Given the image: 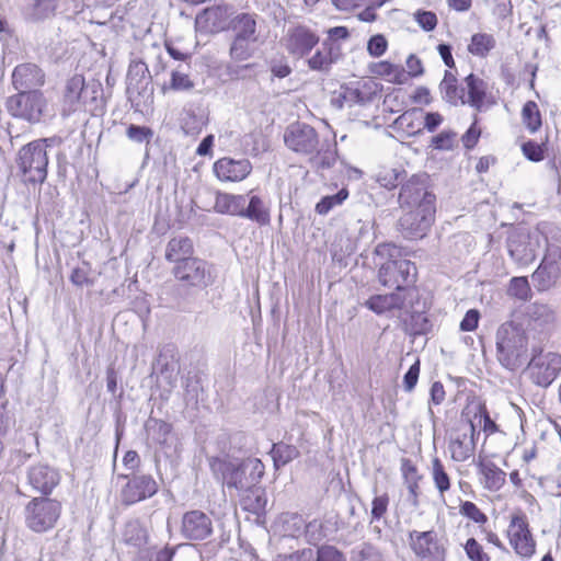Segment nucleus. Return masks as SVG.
Masks as SVG:
<instances>
[{
	"label": "nucleus",
	"instance_id": "obj_1",
	"mask_svg": "<svg viewBox=\"0 0 561 561\" xmlns=\"http://www.w3.org/2000/svg\"><path fill=\"white\" fill-rule=\"evenodd\" d=\"M497 359L510 370L522 367L531 357L528 334L512 324H503L496 333Z\"/></svg>",
	"mask_w": 561,
	"mask_h": 561
},
{
	"label": "nucleus",
	"instance_id": "obj_2",
	"mask_svg": "<svg viewBox=\"0 0 561 561\" xmlns=\"http://www.w3.org/2000/svg\"><path fill=\"white\" fill-rule=\"evenodd\" d=\"M46 139L23 146L16 156L19 175L25 184H42L47 178L48 156Z\"/></svg>",
	"mask_w": 561,
	"mask_h": 561
},
{
	"label": "nucleus",
	"instance_id": "obj_3",
	"mask_svg": "<svg viewBox=\"0 0 561 561\" xmlns=\"http://www.w3.org/2000/svg\"><path fill=\"white\" fill-rule=\"evenodd\" d=\"M59 501L46 496L32 499L24 508L25 525L34 533L42 534L53 529L60 517Z\"/></svg>",
	"mask_w": 561,
	"mask_h": 561
},
{
	"label": "nucleus",
	"instance_id": "obj_4",
	"mask_svg": "<svg viewBox=\"0 0 561 561\" xmlns=\"http://www.w3.org/2000/svg\"><path fill=\"white\" fill-rule=\"evenodd\" d=\"M379 282L389 288L402 291L405 296H414L416 267L409 260H387L378 272Z\"/></svg>",
	"mask_w": 561,
	"mask_h": 561
},
{
	"label": "nucleus",
	"instance_id": "obj_5",
	"mask_svg": "<svg viewBox=\"0 0 561 561\" xmlns=\"http://www.w3.org/2000/svg\"><path fill=\"white\" fill-rule=\"evenodd\" d=\"M529 379L536 386L549 387L561 373V355L553 352L542 353L537 344H531V357L527 365Z\"/></svg>",
	"mask_w": 561,
	"mask_h": 561
},
{
	"label": "nucleus",
	"instance_id": "obj_6",
	"mask_svg": "<svg viewBox=\"0 0 561 561\" xmlns=\"http://www.w3.org/2000/svg\"><path fill=\"white\" fill-rule=\"evenodd\" d=\"M7 111L14 117L28 123H38L47 107V101L42 91H18L5 101Z\"/></svg>",
	"mask_w": 561,
	"mask_h": 561
},
{
	"label": "nucleus",
	"instance_id": "obj_7",
	"mask_svg": "<svg viewBox=\"0 0 561 561\" xmlns=\"http://www.w3.org/2000/svg\"><path fill=\"white\" fill-rule=\"evenodd\" d=\"M436 196L428 191L423 176L413 175L402 184L399 193V204L403 209H414L428 213L436 210Z\"/></svg>",
	"mask_w": 561,
	"mask_h": 561
},
{
	"label": "nucleus",
	"instance_id": "obj_8",
	"mask_svg": "<svg viewBox=\"0 0 561 561\" xmlns=\"http://www.w3.org/2000/svg\"><path fill=\"white\" fill-rule=\"evenodd\" d=\"M172 274L185 288L205 289L214 280L207 262L194 256L175 264Z\"/></svg>",
	"mask_w": 561,
	"mask_h": 561
},
{
	"label": "nucleus",
	"instance_id": "obj_9",
	"mask_svg": "<svg viewBox=\"0 0 561 561\" xmlns=\"http://www.w3.org/2000/svg\"><path fill=\"white\" fill-rule=\"evenodd\" d=\"M319 42L318 33L301 23L290 24L282 38L286 51L297 59L308 56Z\"/></svg>",
	"mask_w": 561,
	"mask_h": 561
},
{
	"label": "nucleus",
	"instance_id": "obj_10",
	"mask_svg": "<svg viewBox=\"0 0 561 561\" xmlns=\"http://www.w3.org/2000/svg\"><path fill=\"white\" fill-rule=\"evenodd\" d=\"M561 277V248L548 245L539 266L531 274L535 288L542 293L553 288Z\"/></svg>",
	"mask_w": 561,
	"mask_h": 561
},
{
	"label": "nucleus",
	"instance_id": "obj_11",
	"mask_svg": "<svg viewBox=\"0 0 561 561\" xmlns=\"http://www.w3.org/2000/svg\"><path fill=\"white\" fill-rule=\"evenodd\" d=\"M121 477L127 479L126 484L121 491V502L125 506L150 499L159 490V485L151 474L133 472L130 474H122Z\"/></svg>",
	"mask_w": 561,
	"mask_h": 561
},
{
	"label": "nucleus",
	"instance_id": "obj_12",
	"mask_svg": "<svg viewBox=\"0 0 561 561\" xmlns=\"http://www.w3.org/2000/svg\"><path fill=\"white\" fill-rule=\"evenodd\" d=\"M540 248V236L538 232L516 231L507 239V250L512 260L519 266L531 264Z\"/></svg>",
	"mask_w": 561,
	"mask_h": 561
},
{
	"label": "nucleus",
	"instance_id": "obj_13",
	"mask_svg": "<svg viewBox=\"0 0 561 561\" xmlns=\"http://www.w3.org/2000/svg\"><path fill=\"white\" fill-rule=\"evenodd\" d=\"M285 145L293 151L301 154L320 153L319 136L317 130L301 122L290 124L284 133Z\"/></svg>",
	"mask_w": 561,
	"mask_h": 561
},
{
	"label": "nucleus",
	"instance_id": "obj_14",
	"mask_svg": "<svg viewBox=\"0 0 561 561\" xmlns=\"http://www.w3.org/2000/svg\"><path fill=\"white\" fill-rule=\"evenodd\" d=\"M409 547L423 561H445L446 549L435 530H411L408 535Z\"/></svg>",
	"mask_w": 561,
	"mask_h": 561
},
{
	"label": "nucleus",
	"instance_id": "obj_15",
	"mask_svg": "<svg viewBox=\"0 0 561 561\" xmlns=\"http://www.w3.org/2000/svg\"><path fill=\"white\" fill-rule=\"evenodd\" d=\"M234 8L229 4L209 7L201 11L195 18V27L202 33H218L229 28L233 18Z\"/></svg>",
	"mask_w": 561,
	"mask_h": 561
},
{
	"label": "nucleus",
	"instance_id": "obj_16",
	"mask_svg": "<svg viewBox=\"0 0 561 561\" xmlns=\"http://www.w3.org/2000/svg\"><path fill=\"white\" fill-rule=\"evenodd\" d=\"M435 211L425 213L414 209L405 211L398 221L399 231L408 240L422 239L434 222Z\"/></svg>",
	"mask_w": 561,
	"mask_h": 561
},
{
	"label": "nucleus",
	"instance_id": "obj_17",
	"mask_svg": "<svg viewBox=\"0 0 561 561\" xmlns=\"http://www.w3.org/2000/svg\"><path fill=\"white\" fill-rule=\"evenodd\" d=\"M507 534L517 554L529 558L535 553L536 543L524 514H516L512 517Z\"/></svg>",
	"mask_w": 561,
	"mask_h": 561
},
{
	"label": "nucleus",
	"instance_id": "obj_18",
	"mask_svg": "<svg viewBox=\"0 0 561 561\" xmlns=\"http://www.w3.org/2000/svg\"><path fill=\"white\" fill-rule=\"evenodd\" d=\"M213 534L211 518L201 510L185 512L181 522V535L187 540H205Z\"/></svg>",
	"mask_w": 561,
	"mask_h": 561
},
{
	"label": "nucleus",
	"instance_id": "obj_19",
	"mask_svg": "<svg viewBox=\"0 0 561 561\" xmlns=\"http://www.w3.org/2000/svg\"><path fill=\"white\" fill-rule=\"evenodd\" d=\"M27 483L42 495H50L60 482L59 471L46 463L33 465L26 472Z\"/></svg>",
	"mask_w": 561,
	"mask_h": 561
},
{
	"label": "nucleus",
	"instance_id": "obj_20",
	"mask_svg": "<svg viewBox=\"0 0 561 561\" xmlns=\"http://www.w3.org/2000/svg\"><path fill=\"white\" fill-rule=\"evenodd\" d=\"M45 83V72L35 64L18 65L12 72V85L16 91H41Z\"/></svg>",
	"mask_w": 561,
	"mask_h": 561
},
{
	"label": "nucleus",
	"instance_id": "obj_21",
	"mask_svg": "<svg viewBox=\"0 0 561 561\" xmlns=\"http://www.w3.org/2000/svg\"><path fill=\"white\" fill-rule=\"evenodd\" d=\"M240 461V459L231 457L225 449L219 456L208 457V465L213 476L217 481L227 485L228 489H232V484L236 483Z\"/></svg>",
	"mask_w": 561,
	"mask_h": 561
},
{
	"label": "nucleus",
	"instance_id": "obj_22",
	"mask_svg": "<svg viewBox=\"0 0 561 561\" xmlns=\"http://www.w3.org/2000/svg\"><path fill=\"white\" fill-rule=\"evenodd\" d=\"M264 472V463L259 458L241 459L238 476H236L237 480L236 483L232 484V489L242 492L255 486V484H260Z\"/></svg>",
	"mask_w": 561,
	"mask_h": 561
},
{
	"label": "nucleus",
	"instance_id": "obj_23",
	"mask_svg": "<svg viewBox=\"0 0 561 561\" xmlns=\"http://www.w3.org/2000/svg\"><path fill=\"white\" fill-rule=\"evenodd\" d=\"M251 171L252 164L248 159L234 160L225 157L214 163V172L221 181L239 182L244 180Z\"/></svg>",
	"mask_w": 561,
	"mask_h": 561
},
{
	"label": "nucleus",
	"instance_id": "obj_24",
	"mask_svg": "<svg viewBox=\"0 0 561 561\" xmlns=\"http://www.w3.org/2000/svg\"><path fill=\"white\" fill-rule=\"evenodd\" d=\"M340 98L337 99L340 106L342 102H346L350 105L359 104L365 105L377 96L378 85L373 80L356 82L355 85H342Z\"/></svg>",
	"mask_w": 561,
	"mask_h": 561
},
{
	"label": "nucleus",
	"instance_id": "obj_25",
	"mask_svg": "<svg viewBox=\"0 0 561 561\" xmlns=\"http://www.w3.org/2000/svg\"><path fill=\"white\" fill-rule=\"evenodd\" d=\"M340 56V46L330 39H324L321 47L307 60V64L313 71L329 73Z\"/></svg>",
	"mask_w": 561,
	"mask_h": 561
},
{
	"label": "nucleus",
	"instance_id": "obj_26",
	"mask_svg": "<svg viewBox=\"0 0 561 561\" xmlns=\"http://www.w3.org/2000/svg\"><path fill=\"white\" fill-rule=\"evenodd\" d=\"M83 88L84 77L81 75H75L66 81L61 100L62 116L67 117L80 111Z\"/></svg>",
	"mask_w": 561,
	"mask_h": 561
},
{
	"label": "nucleus",
	"instance_id": "obj_27",
	"mask_svg": "<svg viewBox=\"0 0 561 561\" xmlns=\"http://www.w3.org/2000/svg\"><path fill=\"white\" fill-rule=\"evenodd\" d=\"M60 0H26L22 15L26 22L41 23L55 16Z\"/></svg>",
	"mask_w": 561,
	"mask_h": 561
},
{
	"label": "nucleus",
	"instance_id": "obj_28",
	"mask_svg": "<svg viewBox=\"0 0 561 561\" xmlns=\"http://www.w3.org/2000/svg\"><path fill=\"white\" fill-rule=\"evenodd\" d=\"M247 196V204L243 206L241 218L249 219L259 226H267L271 222V206L261 196L250 192Z\"/></svg>",
	"mask_w": 561,
	"mask_h": 561
},
{
	"label": "nucleus",
	"instance_id": "obj_29",
	"mask_svg": "<svg viewBox=\"0 0 561 561\" xmlns=\"http://www.w3.org/2000/svg\"><path fill=\"white\" fill-rule=\"evenodd\" d=\"M413 296H405L402 291H393L385 295H374L366 300L365 306L377 314H382L396 309H403L407 300Z\"/></svg>",
	"mask_w": 561,
	"mask_h": 561
},
{
	"label": "nucleus",
	"instance_id": "obj_30",
	"mask_svg": "<svg viewBox=\"0 0 561 561\" xmlns=\"http://www.w3.org/2000/svg\"><path fill=\"white\" fill-rule=\"evenodd\" d=\"M477 468L481 476L480 481L485 490L496 492L505 484L506 473L493 461L479 459Z\"/></svg>",
	"mask_w": 561,
	"mask_h": 561
},
{
	"label": "nucleus",
	"instance_id": "obj_31",
	"mask_svg": "<svg viewBox=\"0 0 561 561\" xmlns=\"http://www.w3.org/2000/svg\"><path fill=\"white\" fill-rule=\"evenodd\" d=\"M153 85L152 80L138 81V83H128L126 93L133 107L142 112L153 104Z\"/></svg>",
	"mask_w": 561,
	"mask_h": 561
},
{
	"label": "nucleus",
	"instance_id": "obj_32",
	"mask_svg": "<svg viewBox=\"0 0 561 561\" xmlns=\"http://www.w3.org/2000/svg\"><path fill=\"white\" fill-rule=\"evenodd\" d=\"M247 204V196L242 194H231L220 191L215 193L214 211L220 215H229L241 218L243 206Z\"/></svg>",
	"mask_w": 561,
	"mask_h": 561
},
{
	"label": "nucleus",
	"instance_id": "obj_33",
	"mask_svg": "<svg viewBox=\"0 0 561 561\" xmlns=\"http://www.w3.org/2000/svg\"><path fill=\"white\" fill-rule=\"evenodd\" d=\"M256 15L251 13H239L234 15L229 23V28L233 31L234 37L245 39H257Z\"/></svg>",
	"mask_w": 561,
	"mask_h": 561
},
{
	"label": "nucleus",
	"instance_id": "obj_34",
	"mask_svg": "<svg viewBox=\"0 0 561 561\" xmlns=\"http://www.w3.org/2000/svg\"><path fill=\"white\" fill-rule=\"evenodd\" d=\"M465 83L468 90L466 104H469L477 111H482L488 90L486 82L474 73H470L465 78Z\"/></svg>",
	"mask_w": 561,
	"mask_h": 561
},
{
	"label": "nucleus",
	"instance_id": "obj_35",
	"mask_svg": "<svg viewBox=\"0 0 561 561\" xmlns=\"http://www.w3.org/2000/svg\"><path fill=\"white\" fill-rule=\"evenodd\" d=\"M241 493L240 503L243 510L257 516L264 514L267 499L265 490L260 484H255V486L244 490Z\"/></svg>",
	"mask_w": 561,
	"mask_h": 561
},
{
	"label": "nucleus",
	"instance_id": "obj_36",
	"mask_svg": "<svg viewBox=\"0 0 561 561\" xmlns=\"http://www.w3.org/2000/svg\"><path fill=\"white\" fill-rule=\"evenodd\" d=\"M103 104V85L99 80H84L80 111H94Z\"/></svg>",
	"mask_w": 561,
	"mask_h": 561
},
{
	"label": "nucleus",
	"instance_id": "obj_37",
	"mask_svg": "<svg viewBox=\"0 0 561 561\" xmlns=\"http://www.w3.org/2000/svg\"><path fill=\"white\" fill-rule=\"evenodd\" d=\"M193 242L188 237L172 238L165 249V260L178 264L182 260L193 257Z\"/></svg>",
	"mask_w": 561,
	"mask_h": 561
},
{
	"label": "nucleus",
	"instance_id": "obj_38",
	"mask_svg": "<svg viewBox=\"0 0 561 561\" xmlns=\"http://www.w3.org/2000/svg\"><path fill=\"white\" fill-rule=\"evenodd\" d=\"M146 431L152 439L161 447H168L169 438L172 433V425L163 420L150 416L146 424Z\"/></svg>",
	"mask_w": 561,
	"mask_h": 561
},
{
	"label": "nucleus",
	"instance_id": "obj_39",
	"mask_svg": "<svg viewBox=\"0 0 561 561\" xmlns=\"http://www.w3.org/2000/svg\"><path fill=\"white\" fill-rule=\"evenodd\" d=\"M407 334L425 335L432 330V321L424 312L413 311L403 321Z\"/></svg>",
	"mask_w": 561,
	"mask_h": 561
},
{
	"label": "nucleus",
	"instance_id": "obj_40",
	"mask_svg": "<svg viewBox=\"0 0 561 561\" xmlns=\"http://www.w3.org/2000/svg\"><path fill=\"white\" fill-rule=\"evenodd\" d=\"M184 401L187 407L196 408L199 400H203L204 388L197 374H187L183 382Z\"/></svg>",
	"mask_w": 561,
	"mask_h": 561
},
{
	"label": "nucleus",
	"instance_id": "obj_41",
	"mask_svg": "<svg viewBox=\"0 0 561 561\" xmlns=\"http://www.w3.org/2000/svg\"><path fill=\"white\" fill-rule=\"evenodd\" d=\"M270 454L276 470L299 457V450L297 447L283 442L273 444Z\"/></svg>",
	"mask_w": 561,
	"mask_h": 561
},
{
	"label": "nucleus",
	"instance_id": "obj_42",
	"mask_svg": "<svg viewBox=\"0 0 561 561\" xmlns=\"http://www.w3.org/2000/svg\"><path fill=\"white\" fill-rule=\"evenodd\" d=\"M350 561H387V559L378 547L364 541L351 550Z\"/></svg>",
	"mask_w": 561,
	"mask_h": 561
},
{
	"label": "nucleus",
	"instance_id": "obj_43",
	"mask_svg": "<svg viewBox=\"0 0 561 561\" xmlns=\"http://www.w3.org/2000/svg\"><path fill=\"white\" fill-rule=\"evenodd\" d=\"M194 82L190 79L188 73L185 72L184 66L180 65L171 71V79L169 84L162 85V91L165 93L168 90L187 92L193 90Z\"/></svg>",
	"mask_w": 561,
	"mask_h": 561
},
{
	"label": "nucleus",
	"instance_id": "obj_44",
	"mask_svg": "<svg viewBox=\"0 0 561 561\" xmlns=\"http://www.w3.org/2000/svg\"><path fill=\"white\" fill-rule=\"evenodd\" d=\"M495 47V38L491 34L477 33L471 36V42L468 45V51L473 56L486 57L489 53Z\"/></svg>",
	"mask_w": 561,
	"mask_h": 561
},
{
	"label": "nucleus",
	"instance_id": "obj_45",
	"mask_svg": "<svg viewBox=\"0 0 561 561\" xmlns=\"http://www.w3.org/2000/svg\"><path fill=\"white\" fill-rule=\"evenodd\" d=\"M522 121L526 128L531 133H536L542 125L541 114L538 105L534 101H527L522 110Z\"/></svg>",
	"mask_w": 561,
	"mask_h": 561
},
{
	"label": "nucleus",
	"instance_id": "obj_46",
	"mask_svg": "<svg viewBox=\"0 0 561 561\" xmlns=\"http://www.w3.org/2000/svg\"><path fill=\"white\" fill-rule=\"evenodd\" d=\"M257 39H245L242 37L232 38L229 54L233 60L243 61L250 58L253 54V49L251 47L252 44L256 43Z\"/></svg>",
	"mask_w": 561,
	"mask_h": 561
},
{
	"label": "nucleus",
	"instance_id": "obj_47",
	"mask_svg": "<svg viewBox=\"0 0 561 561\" xmlns=\"http://www.w3.org/2000/svg\"><path fill=\"white\" fill-rule=\"evenodd\" d=\"M432 478L442 495L450 489V478L438 457L432 459Z\"/></svg>",
	"mask_w": 561,
	"mask_h": 561
},
{
	"label": "nucleus",
	"instance_id": "obj_48",
	"mask_svg": "<svg viewBox=\"0 0 561 561\" xmlns=\"http://www.w3.org/2000/svg\"><path fill=\"white\" fill-rule=\"evenodd\" d=\"M293 520L298 529L305 527V534L310 543L317 545L324 537L323 525L320 520L313 519L305 525L302 518L297 515L293 516Z\"/></svg>",
	"mask_w": 561,
	"mask_h": 561
},
{
	"label": "nucleus",
	"instance_id": "obj_49",
	"mask_svg": "<svg viewBox=\"0 0 561 561\" xmlns=\"http://www.w3.org/2000/svg\"><path fill=\"white\" fill-rule=\"evenodd\" d=\"M507 294L514 298L527 301L531 298V288L526 276L513 277L510 280Z\"/></svg>",
	"mask_w": 561,
	"mask_h": 561
},
{
	"label": "nucleus",
	"instance_id": "obj_50",
	"mask_svg": "<svg viewBox=\"0 0 561 561\" xmlns=\"http://www.w3.org/2000/svg\"><path fill=\"white\" fill-rule=\"evenodd\" d=\"M348 197L346 188L340 190L336 194L324 196L316 205V211L319 215H327L335 206H340Z\"/></svg>",
	"mask_w": 561,
	"mask_h": 561
},
{
	"label": "nucleus",
	"instance_id": "obj_51",
	"mask_svg": "<svg viewBox=\"0 0 561 561\" xmlns=\"http://www.w3.org/2000/svg\"><path fill=\"white\" fill-rule=\"evenodd\" d=\"M313 561H346V557L335 546L324 543L313 550Z\"/></svg>",
	"mask_w": 561,
	"mask_h": 561
},
{
	"label": "nucleus",
	"instance_id": "obj_52",
	"mask_svg": "<svg viewBox=\"0 0 561 561\" xmlns=\"http://www.w3.org/2000/svg\"><path fill=\"white\" fill-rule=\"evenodd\" d=\"M152 80L148 66L141 60H134L129 64L127 71V84L138 83V81Z\"/></svg>",
	"mask_w": 561,
	"mask_h": 561
},
{
	"label": "nucleus",
	"instance_id": "obj_53",
	"mask_svg": "<svg viewBox=\"0 0 561 561\" xmlns=\"http://www.w3.org/2000/svg\"><path fill=\"white\" fill-rule=\"evenodd\" d=\"M530 316L535 321L549 324L556 320V311L548 304L535 302L530 307Z\"/></svg>",
	"mask_w": 561,
	"mask_h": 561
},
{
	"label": "nucleus",
	"instance_id": "obj_54",
	"mask_svg": "<svg viewBox=\"0 0 561 561\" xmlns=\"http://www.w3.org/2000/svg\"><path fill=\"white\" fill-rule=\"evenodd\" d=\"M442 98L451 105L459 102L466 104L465 88H458L457 84H439Z\"/></svg>",
	"mask_w": 561,
	"mask_h": 561
},
{
	"label": "nucleus",
	"instance_id": "obj_55",
	"mask_svg": "<svg viewBox=\"0 0 561 561\" xmlns=\"http://www.w3.org/2000/svg\"><path fill=\"white\" fill-rule=\"evenodd\" d=\"M405 172L398 169L381 171L378 175V182L381 186L391 190L402 183Z\"/></svg>",
	"mask_w": 561,
	"mask_h": 561
},
{
	"label": "nucleus",
	"instance_id": "obj_56",
	"mask_svg": "<svg viewBox=\"0 0 561 561\" xmlns=\"http://www.w3.org/2000/svg\"><path fill=\"white\" fill-rule=\"evenodd\" d=\"M126 136L134 142H150L153 137V130L147 126L130 124L126 129Z\"/></svg>",
	"mask_w": 561,
	"mask_h": 561
},
{
	"label": "nucleus",
	"instance_id": "obj_57",
	"mask_svg": "<svg viewBox=\"0 0 561 561\" xmlns=\"http://www.w3.org/2000/svg\"><path fill=\"white\" fill-rule=\"evenodd\" d=\"M546 144H538L534 140H528L522 145L523 154L533 162H540L545 159Z\"/></svg>",
	"mask_w": 561,
	"mask_h": 561
},
{
	"label": "nucleus",
	"instance_id": "obj_58",
	"mask_svg": "<svg viewBox=\"0 0 561 561\" xmlns=\"http://www.w3.org/2000/svg\"><path fill=\"white\" fill-rule=\"evenodd\" d=\"M459 512L477 524H485L488 522L486 515L473 502H462Z\"/></svg>",
	"mask_w": 561,
	"mask_h": 561
},
{
	"label": "nucleus",
	"instance_id": "obj_59",
	"mask_svg": "<svg viewBox=\"0 0 561 561\" xmlns=\"http://www.w3.org/2000/svg\"><path fill=\"white\" fill-rule=\"evenodd\" d=\"M388 47V42L382 34L373 35L367 43V51L374 57L378 58L382 56Z\"/></svg>",
	"mask_w": 561,
	"mask_h": 561
},
{
	"label": "nucleus",
	"instance_id": "obj_60",
	"mask_svg": "<svg viewBox=\"0 0 561 561\" xmlns=\"http://www.w3.org/2000/svg\"><path fill=\"white\" fill-rule=\"evenodd\" d=\"M465 551L471 561H490V557L483 551L482 546L474 538L467 540Z\"/></svg>",
	"mask_w": 561,
	"mask_h": 561
},
{
	"label": "nucleus",
	"instance_id": "obj_61",
	"mask_svg": "<svg viewBox=\"0 0 561 561\" xmlns=\"http://www.w3.org/2000/svg\"><path fill=\"white\" fill-rule=\"evenodd\" d=\"M90 266L83 262L82 265L77 266L72 270L70 280L73 285L82 287L84 285H92L93 282L89 278Z\"/></svg>",
	"mask_w": 561,
	"mask_h": 561
},
{
	"label": "nucleus",
	"instance_id": "obj_62",
	"mask_svg": "<svg viewBox=\"0 0 561 561\" xmlns=\"http://www.w3.org/2000/svg\"><path fill=\"white\" fill-rule=\"evenodd\" d=\"M417 24L426 32L433 31L437 25V16L432 11L417 10L414 13Z\"/></svg>",
	"mask_w": 561,
	"mask_h": 561
},
{
	"label": "nucleus",
	"instance_id": "obj_63",
	"mask_svg": "<svg viewBox=\"0 0 561 561\" xmlns=\"http://www.w3.org/2000/svg\"><path fill=\"white\" fill-rule=\"evenodd\" d=\"M389 496L387 493L376 495L371 502V522L380 519L387 512Z\"/></svg>",
	"mask_w": 561,
	"mask_h": 561
},
{
	"label": "nucleus",
	"instance_id": "obj_64",
	"mask_svg": "<svg viewBox=\"0 0 561 561\" xmlns=\"http://www.w3.org/2000/svg\"><path fill=\"white\" fill-rule=\"evenodd\" d=\"M276 561H313V549L306 548L289 554H279Z\"/></svg>",
	"mask_w": 561,
	"mask_h": 561
}]
</instances>
